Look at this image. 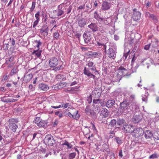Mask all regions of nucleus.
Segmentation results:
<instances>
[{
    "instance_id": "nucleus-1",
    "label": "nucleus",
    "mask_w": 159,
    "mask_h": 159,
    "mask_svg": "<svg viewBox=\"0 0 159 159\" xmlns=\"http://www.w3.org/2000/svg\"><path fill=\"white\" fill-rule=\"evenodd\" d=\"M117 74L116 76L117 78L115 80L116 82H119L122 77H127L130 74H128V70L122 66H120L117 70Z\"/></svg>"
},
{
    "instance_id": "nucleus-23",
    "label": "nucleus",
    "mask_w": 159,
    "mask_h": 159,
    "mask_svg": "<svg viewBox=\"0 0 159 159\" xmlns=\"http://www.w3.org/2000/svg\"><path fill=\"white\" fill-rule=\"evenodd\" d=\"M88 66L89 67H92L90 70L92 71H95L96 70V68L94 64L91 61H88L87 63Z\"/></svg>"
},
{
    "instance_id": "nucleus-43",
    "label": "nucleus",
    "mask_w": 159,
    "mask_h": 159,
    "mask_svg": "<svg viewBox=\"0 0 159 159\" xmlns=\"http://www.w3.org/2000/svg\"><path fill=\"white\" fill-rule=\"evenodd\" d=\"M157 158L158 156L157 154L156 153H154L152 154L149 157V158L150 159Z\"/></svg>"
},
{
    "instance_id": "nucleus-51",
    "label": "nucleus",
    "mask_w": 159,
    "mask_h": 159,
    "mask_svg": "<svg viewBox=\"0 0 159 159\" xmlns=\"http://www.w3.org/2000/svg\"><path fill=\"white\" fill-rule=\"evenodd\" d=\"M63 11L61 10H59L57 13V16H60L63 14Z\"/></svg>"
},
{
    "instance_id": "nucleus-5",
    "label": "nucleus",
    "mask_w": 159,
    "mask_h": 159,
    "mask_svg": "<svg viewBox=\"0 0 159 159\" xmlns=\"http://www.w3.org/2000/svg\"><path fill=\"white\" fill-rule=\"evenodd\" d=\"M71 112H68L67 115L71 118L78 120L79 118L80 115L78 114V111L75 109H72Z\"/></svg>"
},
{
    "instance_id": "nucleus-47",
    "label": "nucleus",
    "mask_w": 159,
    "mask_h": 159,
    "mask_svg": "<svg viewBox=\"0 0 159 159\" xmlns=\"http://www.w3.org/2000/svg\"><path fill=\"white\" fill-rule=\"evenodd\" d=\"M85 111L86 114H87L88 115H92V113L91 110L90 109L86 108L85 110Z\"/></svg>"
},
{
    "instance_id": "nucleus-63",
    "label": "nucleus",
    "mask_w": 159,
    "mask_h": 159,
    "mask_svg": "<svg viewBox=\"0 0 159 159\" xmlns=\"http://www.w3.org/2000/svg\"><path fill=\"white\" fill-rule=\"evenodd\" d=\"M134 95H131L129 98L130 100H133L134 98Z\"/></svg>"
},
{
    "instance_id": "nucleus-22",
    "label": "nucleus",
    "mask_w": 159,
    "mask_h": 159,
    "mask_svg": "<svg viewBox=\"0 0 159 159\" xmlns=\"http://www.w3.org/2000/svg\"><path fill=\"white\" fill-rule=\"evenodd\" d=\"M101 55V53L100 52L98 51L91 53L89 54V56L90 58H92L98 57Z\"/></svg>"
},
{
    "instance_id": "nucleus-56",
    "label": "nucleus",
    "mask_w": 159,
    "mask_h": 159,
    "mask_svg": "<svg viewBox=\"0 0 159 159\" xmlns=\"http://www.w3.org/2000/svg\"><path fill=\"white\" fill-rule=\"evenodd\" d=\"M9 47V45L8 44H5L4 45V48L5 50H7Z\"/></svg>"
},
{
    "instance_id": "nucleus-6",
    "label": "nucleus",
    "mask_w": 159,
    "mask_h": 159,
    "mask_svg": "<svg viewBox=\"0 0 159 159\" xmlns=\"http://www.w3.org/2000/svg\"><path fill=\"white\" fill-rule=\"evenodd\" d=\"M44 142L46 144L49 146H52L55 143V141L52 136L48 135L46 136L44 139Z\"/></svg>"
},
{
    "instance_id": "nucleus-13",
    "label": "nucleus",
    "mask_w": 159,
    "mask_h": 159,
    "mask_svg": "<svg viewBox=\"0 0 159 159\" xmlns=\"http://www.w3.org/2000/svg\"><path fill=\"white\" fill-rule=\"evenodd\" d=\"M38 89L40 90L45 91L48 90L49 87L47 84L41 83L39 84Z\"/></svg>"
},
{
    "instance_id": "nucleus-37",
    "label": "nucleus",
    "mask_w": 159,
    "mask_h": 159,
    "mask_svg": "<svg viewBox=\"0 0 159 159\" xmlns=\"http://www.w3.org/2000/svg\"><path fill=\"white\" fill-rule=\"evenodd\" d=\"M125 122V120L123 119H119L117 122V124L119 125H120Z\"/></svg>"
},
{
    "instance_id": "nucleus-62",
    "label": "nucleus",
    "mask_w": 159,
    "mask_h": 159,
    "mask_svg": "<svg viewBox=\"0 0 159 159\" xmlns=\"http://www.w3.org/2000/svg\"><path fill=\"white\" fill-rule=\"evenodd\" d=\"M91 124L92 125V128L93 130H96V128L94 125L93 123L92 122L91 123Z\"/></svg>"
},
{
    "instance_id": "nucleus-21",
    "label": "nucleus",
    "mask_w": 159,
    "mask_h": 159,
    "mask_svg": "<svg viewBox=\"0 0 159 159\" xmlns=\"http://www.w3.org/2000/svg\"><path fill=\"white\" fill-rule=\"evenodd\" d=\"M101 151H102L103 152H110L109 149V147L108 145L106 143H104L102 145V148L101 149Z\"/></svg>"
},
{
    "instance_id": "nucleus-42",
    "label": "nucleus",
    "mask_w": 159,
    "mask_h": 159,
    "mask_svg": "<svg viewBox=\"0 0 159 159\" xmlns=\"http://www.w3.org/2000/svg\"><path fill=\"white\" fill-rule=\"evenodd\" d=\"M59 36V34L58 33V31H57L54 33L53 37V38H55L56 39H58Z\"/></svg>"
},
{
    "instance_id": "nucleus-14",
    "label": "nucleus",
    "mask_w": 159,
    "mask_h": 159,
    "mask_svg": "<svg viewBox=\"0 0 159 159\" xmlns=\"http://www.w3.org/2000/svg\"><path fill=\"white\" fill-rule=\"evenodd\" d=\"M143 134H144L145 138L146 139L152 138L153 135L152 132L148 130H147L145 131H143Z\"/></svg>"
},
{
    "instance_id": "nucleus-44",
    "label": "nucleus",
    "mask_w": 159,
    "mask_h": 159,
    "mask_svg": "<svg viewBox=\"0 0 159 159\" xmlns=\"http://www.w3.org/2000/svg\"><path fill=\"white\" fill-rule=\"evenodd\" d=\"M134 122L135 123H137L139 122L141 119L138 118V117L136 116H135L134 117Z\"/></svg>"
},
{
    "instance_id": "nucleus-57",
    "label": "nucleus",
    "mask_w": 159,
    "mask_h": 159,
    "mask_svg": "<svg viewBox=\"0 0 159 159\" xmlns=\"http://www.w3.org/2000/svg\"><path fill=\"white\" fill-rule=\"evenodd\" d=\"M36 43H37V47L39 48L40 46L41 45V43L40 41H37L36 40L35 41Z\"/></svg>"
},
{
    "instance_id": "nucleus-8",
    "label": "nucleus",
    "mask_w": 159,
    "mask_h": 159,
    "mask_svg": "<svg viewBox=\"0 0 159 159\" xmlns=\"http://www.w3.org/2000/svg\"><path fill=\"white\" fill-rule=\"evenodd\" d=\"M83 37L84 39V41L86 43L89 42L92 38L91 33L89 31L85 32L83 35Z\"/></svg>"
},
{
    "instance_id": "nucleus-9",
    "label": "nucleus",
    "mask_w": 159,
    "mask_h": 159,
    "mask_svg": "<svg viewBox=\"0 0 159 159\" xmlns=\"http://www.w3.org/2000/svg\"><path fill=\"white\" fill-rule=\"evenodd\" d=\"M58 63V61L57 58L52 57L49 60V65L50 67H54L57 66Z\"/></svg>"
},
{
    "instance_id": "nucleus-39",
    "label": "nucleus",
    "mask_w": 159,
    "mask_h": 159,
    "mask_svg": "<svg viewBox=\"0 0 159 159\" xmlns=\"http://www.w3.org/2000/svg\"><path fill=\"white\" fill-rule=\"evenodd\" d=\"M14 59V56H12L9 59V60L8 61H6V62H5V63L6 64H9V62H12Z\"/></svg>"
},
{
    "instance_id": "nucleus-7",
    "label": "nucleus",
    "mask_w": 159,
    "mask_h": 159,
    "mask_svg": "<svg viewBox=\"0 0 159 159\" xmlns=\"http://www.w3.org/2000/svg\"><path fill=\"white\" fill-rule=\"evenodd\" d=\"M133 13L132 17L135 21H138L141 18V14L139 11L137 10L136 8H134L133 10Z\"/></svg>"
},
{
    "instance_id": "nucleus-35",
    "label": "nucleus",
    "mask_w": 159,
    "mask_h": 159,
    "mask_svg": "<svg viewBox=\"0 0 159 159\" xmlns=\"http://www.w3.org/2000/svg\"><path fill=\"white\" fill-rule=\"evenodd\" d=\"M6 97L5 96L3 97H1V101L5 102H11V101H10V99H6Z\"/></svg>"
},
{
    "instance_id": "nucleus-53",
    "label": "nucleus",
    "mask_w": 159,
    "mask_h": 159,
    "mask_svg": "<svg viewBox=\"0 0 159 159\" xmlns=\"http://www.w3.org/2000/svg\"><path fill=\"white\" fill-rule=\"evenodd\" d=\"M48 27H47L45 29H44V33H45V34L44 35L47 36L48 35Z\"/></svg>"
},
{
    "instance_id": "nucleus-41",
    "label": "nucleus",
    "mask_w": 159,
    "mask_h": 159,
    "mask_svg": "<svg viewBox=\"0 0 159 159\" xmlns=\"http://www.w3.org/2000/svg\"><path fill=\"white\" fill-rule=\"evenodd\" d=\"M35 4L36 2H32L31 7L30 8V12H32L34 10L35 7Z\"/></svg>"
},
{
    "instance_id": "nucleus-50",
    "label": "nucleus",
    "mask_w": 159,
    "mask_h": 159,
    "mask_svg": "<svg viewBox=\"0 0 159 159\" xmlns=\"http://www.w3.org/2000/svg\"><path fill=\"white\" fill-rule=\"evenodd\" d=\"M8 78V76L7 75H5L4 76H3L2 77V78L1 80L2 82L4 81L7 80V79Z\"/></svg>"
},
{
    "instance_id": "nucleus-15",
    "label": "nucleus",
    "mask_w": 159,
    "mask_h": 159,
    "mask_svg": "<svg viewBox=\"0 0 159 159\" xmlns=\"http://www.w3.org/2000/svg\"><path fill=\"white\" fill-rule=\"evenodd\" d=\"M145 17H149L152 19L154 21L157 22V16L153 14H151L149 12H146L145 13Z\"/></svg>"
},
{
    "instance_id": "nucleus-64",
    "label": "nucleus",
    "mask_w": 159,
    "mask_h": 159,
    "mask_svg": "<svg viewBox=\"0 0 159 159\" xmlns=\"http://www.w3.org/2000/svg\"><path fill=\"white\" fill-rule=\"evenodd\" d=\"M100 111V108L99 107H98L97 108V109H96L95 110L96 112H97V113H99V112Z\"/></svg>"
},
{
    "instance_id": "nucleus-55",
    "label": "nucleus",
    "mask_w": 159,
    "mask_h": 159,
    "mask_svg": "<svg viewBox=\"0 0 159 159\" xmlns=\"http://www.w3.org/2000/svg\"><path fill=\"white\" fill-rule=\"evenodd\" d=\"M39 21V20H36L34 22L33 25V27L34 28L38 24Z\"/></svg>"
},
{
    "instance_id": "nucleus-34",
    "label": "nucleus",
    "mask_w": 159,
    "mask_h": 159,
    "mask_svg": "<svg viewBox=\"0 0 159 159\" xmlns=\"http://www.w3.org/2000/svg\"><path fill=\"white\" fill-rule=\"evenodd\" d=\"M41 120L40 117H36L33 121V122L36 124L37 126V125H38Z\"/></svg>"
},
{
    "instance_id": "nucleus-46",
    "label": "nucleus",
    "mask_w": 159,
    "mask_h": 159,
    "mask_svg": "<svg viewBox=\"0 0 159 159\" xmlns=\"http://www.w3.org/2000/svg\"><path fill=\"white\" fill-rule=\"evenodd\" d=\"M130 52V50H129L126 53H124L123 57L124 58L125 60L126 59L128 55H129V53Z\"/></svg>"
},
{
    "instance_id": "nucleus-27",
    "label": "nucleus",
    "mask_w": 159,
    "mask_h": 159,
    "mask_svg": "<svg viewBox=\"0 0 159 159\" xmlns=\"http://www.w3.org/2000/svg\"><path fill=\"white\" fill-rule=\"evenodd\" d=\"M93 95L94 94L95 96L97 97L100 96L101 93V91L100 89H95L93 92Z\"/></svg>"
},
{
    "instance_id": "nucleus-12",
    "label": "nucleus",
    "mask_w": 159,
    "mask_h": 159,
    "mask_svg": "<svg viewBox=\"0 0 159 159\" xmlns=\"http://www.w3.org/2000/svg\"><path fill=\"white\" fill-rule=\"evenodd\" d=\"M109 112L108 110L105 108H103L101 110L100 116H102V118H106L108 116Z\"/></svg>"
},
{
    "instance_id": "nucleus-16",
    "label": "nucleus",
    "mask_w": 159,
    "mask_h": 159,
    "mask_svg": "<svg viewBox=\"0 0 159 159\" xmlns=\"http://www.w3.org/2000/svg\"><path fill=\"white\" fill-rule=\"evenodd\" d=\"M63 102H62L61 103V104L57 105V106H51V107L52 108H54V109H58L59 108H61L62 107H63ZM71 105L70 104V103H66L65 104H64V107L65 108H67L68 107L70 106Z\"/></svg>"
},
{
    "instance_id": "nucleus-2",
    "label": "nucleus",
    "mask_w": 159,
    "mask_h": 159,
    "mask_svg": "<svg viewBox=\"0 0 159 159\" xmlns=\"http://www.w3.org/2000/svg\"><path fill=\"white\" fill-rule=\"evenodd\" d=\"M130 104L129 101L125 100L121 102L120 105V111L122 113H127L128 107Z\"/></svg>"
},
{
    "instance_id": "nucleus-18",
    "label": "nucleus",
    "mask_w": 159,
    "mask_h": 159,
    "mask_svg": "<svg viewBox=\"0 0 159 159\" xmlns=\"http://www.w3.org/2000/svg\"><path fill=\"white\" fill-rule=\"evenodd\" d=\"M88 27L93 32H96L98 31V26L95 23H91L88 25Z\"/></svg>"
},
{
    "instance_id": "nucleus-54",
    "label": "nucleus",
    "mask_w": 159,
    "mask_h": 159,
    "mask_svg": "<svg viewBox=\"0 0 159 159\" xmlns=\"http://www.w3.org/2000/svg\"><path fill=\"white\" fill-rule=\"evenodd\" d=\"M150 45L151 43H150L146 45L144 47V49L146 50H149L150 48Z\"/></svg>"
},
{
    "instance_id": "nucleus-48",
    "label": "nucleus",
    "mask_w": 159,
    "mask_h": 159,
    "mask_svg": "<svg viewBox=\"0 0 159 159\" xmlns=\"http://www.w3.org/2000/svg\"><path fill=\"white\" fill-rule=\"evenodd\" d=\"M116 142L118 144H120L122 143L121 140L118 137H117L115 138Z\"/></svg>"
},
{
    "instance_id": "nucleus-38",
    "label": "nucleus",
    "mask_w": 159,
    "mask_h": 159,
    "mask_svg": "<svg viewBox=\"0 0 159 159\" xmlns=\"http://www.w3.org/2000/svg\"><path fill=\"white\" fill-rule=\"evenodd\" d=\"M76 155V153L75 152H73L70 153L69 155V159H73L75 157Z\"/></svg>"
},
{
    "instance_id": "nucleus-10",
    "label": "nucleus",
    "mask_w": 159,
    "mask_h": 159,
    "mask_svg": "<svg viewBox=\"0 0 159 159\" xmlns=\"http://www.w3.org/2000/svg\"><path fill=\"white\" fill-rule=\"evenodd\" d=\"M133 129V126L130 125H125L123 128V130L124 131L127 133H132Z\"/></svg>"
},
{
    "instance_id": "nucleus-24",
    "label": "nucleus",
    "mask_w": 159,
    "mask_h": 159,
    "mask_svg": "<svg viewBox=\"0 0 159 159\" xmlns=\"http://www.w3.org/2000/svg\"><path fill=\"white\" fill-rule=\"evenodd\" d=\"M115 103L114 100H109L106 103V106L108 108H110L113 106Z\"/></svg>"
},
{
    "instance_id": "nucleus-31",
    "label": "nucleus",
    "mask_w": 159,
    "mask_h": 159,
    "mask_svg": "<svg viewBox=\"0 0 159 159\" xmlns=\"http://www.w3.org/2000/svg\"><path fill=\"white\" fill-rule=\"evenodd\" d=\"M97 31L98 32V35H100L102 33H104L105 31L103 27L100 26L99 27H98V31Z\"/></svg>"
},
{
    "instance_id": "nucleus-3",
    "label": "nucleus",
    "mask_w": 159,
    "mask_h": 159,
    "mask_svg": "<svg viewBox=\"0 0 159 159\" xmlns=\"http://www.w3.org/2000/svg\"><path fill=\"white\" fill-rule=\"evenodd\" d=\"M9 122L8 125L9 128L13 132H16L18 128V126L16 124L18 122L17 120L12 118L9 120Z\"/></svg>"
},
{
    "instance_id": "nucleus-45",
    "label": "nucleus",
    "mask_w": 159,
    "mask_h": 159,
    "mask_svg": "<svg viewBox=\"0 0 159 159\" xmlns=\"http://www.w3.org/2000/svg\"><path fill=\"white\" fill-rule=\"evenodd\" d=\"M16 72L17 71L16 69L15 68H13L11 70V71L10 73V75L12 76L13 75L16 74Z\"/></svg>"
},
{
    "instance_id": "nucleus-36",
    "label": "nucleus",
    "mask_w": 159,
    "mask_h": 159,
    "mask_svg": "<svg viewBox=\"0 0 159 159\" xmlns=\"http://www.w3.org/2000/svg\"><path fill=\"white\" fill-rule=\"evenodd\" d=\"M55 114L56 116H58L59 118H61L64 116L63 113L59 111H57L55 112Z\"/></svg>"
},
{
    "instance_id": "nucleus-49",
    "label": "nucleus",
    "mask_w": 159,
    "mask_h": 159,
    "mask_svg": "<svg viewBox=\"0 0 159 159\" xmlns=\"http://www.w3.org/2000/svg\"><path fill=\"white\" fill-rule=\"evenodd\" d=\"M40 12L39 11H38L35 14V17L36 18V20H39L40 19L39 18Z\"/></svg>"
},
{
    "instance_id": "nucleus-58",
    "label": "nucleus",
    "mask_w": 159,
    "mask_h": 159,
    "mask_svg": "<svg viewBox=\"0 0 159 159\" xmlns=\"http://www.w3.org/2000/svg\"><path fill=\"white\" fill-rule=\"evenodd\" d=\"M80 87V86L75 87L73 88L72 89H73V90H74L75 91H79L80 90V89H79Z\"/></svg>"
},
{
    "instance_id": "nucleus-52",
    "label": "nucleus",
    "mask_w": 159,
    "mask_h": 159,
    "mask_svg": "<svg viewBox=\"0 0 159 159\" xmlns=\"http://www.w3.org/2000/svg\"><path fill=\"white\" fill-rule=\"evenodd\" d=\"M101 101V100H100L99 99H94L93 100V103L96 104V103H100V102Z\"/></svg>"
},
{
    "instance_id": "nucleus-61",
    "label": "nucleus",
    "mask_w": 159,
    "mask_h": 159,
    "mask_svg": "<svg viewBox=\"0 0 159 159\" xmlns=\"http://www.w3.org/2000/svg\"><path fill=\"white\" fill-rule=\"evenodd\" d=\"M103 44H102V43H100L98 42L97 43V46H98L100 48H101V46H103Z\"/></svg>"
},
{
    "instance_id": "nucleus-25",
    "label": "nucleus",
    "mask_w": 159,
    "mask_h": 159,
    "mask_svg": "<svg viewBox=\"0 0 159 159\" xmlns=\"http://www.w3.org/2000/svg\"><path fill=\"white\" fill-rule=\"evenodd\" d=\"M158 39L156 38H154V39L152 40L151 44L153 48H155L158 46Z\"/></svg>"
},
{
    "instance_id": "nucleus-40",
    "label": "nucleus",
    "mask_w": 159,
    "mask_h": 159,
    "mask_svg": "<svg viewBox=\"0 0 159 159\" xmlns=\"http://www.w3.org/2000/svg\"><path fill=\"white\" fill-rule=\"evenodd\" d=\"M116 123V121L115 119H113L111 120L110 123V125L111 127H114Z\"/></svg>"
},
{
    "instance_id": "nucleus-20",
    "label": "nucleus",
    "mask_w": 159,
    "mask_h": 159,
    "mask_svg": "<svg viewBox=\"0 0 159 159\" xmlns=\"http://www.w3.org/2000/svg\"><path fill=\"white\" fill-rule=\"evenodd\" d=\"M107 52L108 57L110 58H113L115 55V52L113 48H109Z\"/></svg>"
},
{
    "instance_id": "nucleus-11",
    "label": "nucleus",
    "mask_w": 159,
    "mask_h": 159,
    "mask_svg": "<svg viewBox=\"0 0 159 159\" xmlns=\"http://www.w3.org/2000/svg\"><path fill=\"white\" fill-rule=\"evenodd\" d=\"M111 5L110 3L104 1L102 4L101 9L102 10H107L110 8Z\"/></svg>"
},
{
    "instance_id": "nucleus-32",
    "label": "nucleus",
    "mask_w": 159,
    "mask_h": 159,
    "mask_svg": "<svg viewBox=\"0 0 159 159\" xmlns=\"http://www.w3.org/2000/svg\"><path fill=\"white\" fill-rule=\"evenodd\" d=\"M56 78L57 80L61 81V80H65L66 78L65 75H62L59 74L57 75Z\"/></svg>"
},
{
    "instance_id": "nucleus-30",
    "label": "nucleus",
    "mask_w": 159,
    "mask_h": 159,
    "mask_svg": "<svg viewBox=\"0 0 159 159\" xmlns=\"http://www.w3.org/2000/svg\"><path fill=\"white\" fill-rule=\"evenodd\" d=\"M66 84L65 83H60L59 84H57L55 85L54 88H56L57 89H60L61 88L65 87L66 86Z\"/></svg>"
},
{
    "instance_id": "nucleus-17",
    "label": "nucleus",
    "mask_w": 159,
    "mask_h": 159,
    "mask_svg": "<svg viewBox=\"0 0 159 159\" xmlns=\"http://www.w3.org/2000/svg\"><path fill=\"white\" fill-rule=\"evenodd\" d=\"M87 21L85 19L81 18L80 19L78 22V25L80 27H83L86 24Z\"/></svg>"
},
{
    "instance_id": "nucleus-60",
    "label": "nucleus",
    "mask_w": 159,
    "mask_h": 159,
    "mask_svg": "<svg viewBox=\"0 0 159 159\" xmlns=\"http://www.w3.org/2000/svg\"><path fill=\"white\" fill-rule=\"evenodd\" d=\"M62 67V66L61 65L60 66H58L57 67L55 68V69L56 70H59Z\"/></svg>"
},
{
    "instance_id": "nucleus-59",
    "label": "nucleus",
    "mask_w": 159,
    "mask_h": 159,
    "mask_svg": "<svg viewBox=\"0 0 159 159\" xmlns=\"http://www.w3.org/2000/svg\"><path fill=\"white\" fill-rule=\"evenodd\" d=\"M102 21H103L104 23L106 25H108L109 23V21L106 19H103V20Z\"/></svg>"
},
{
    "instance_id": "nucleus-33",
    "label": "nucleus",
    "mask_w": 159,
    "mask_h": 159,
    "mask_svg": "<svg viewBox=\"0 0 159 159\" xmlns=\"http://www.w3.org/2000/svg\"><path fill=\"white\" fill-rule=\"evenodd\" d=\"M62 146L66 145L68 149H70L72 148V145L71 144L68 143L67 141L65 140L64 143L62 144Z\"/></svg>"
},
{
    "instance_id": "nucleus-26",
    "label": "nucleus",
    "mask_w": 159,
    "mask_h": 159,
    "mask_svg": "<svg viewBox=\"0 0 159 159\" xmlns=\"http://www.w3.org/2000/svg\"><path fill=\"white\" fill-rule=\"evenodd\" d=\"M42 51L41 50H34L32 53V54H35V55L38 57H41V54Z\"/></svg>"
},
{
    "instance_id": "nucleus-4",
    "label": "nucleus",
    "mask_w": 159,
    "mask_h": 159,
    "mask_svg": "<svg viewBox=\"0 0 159 159\" xmlns=\"http://www.w3.org/2000/svg\"><path fill=\"white\" fill-rule=\"evenodd\" d=\"M143 133V130L141 128H137L133 129L132 133L133 136L136 138H138L142 136Z\"/></svg>"
},
{
    "instance_id": "nucleus-19",
    "label": "nucleus",
    "mask_w": 159,
    "mask_h": 159,
    "mask_svg": "<svg viewBox=\"0 0 159 159\" xmlns=\"http://www.w3.org/2000/svg\"><path fill=\"white\" fill-rule=\"evenodd\" d=\"M84 74L88 77H90L91 78L94 79L95 76L90 72L89 70L86 69V67H84L83 70Z\"/></svg>"
},
{
    "instance_id": "nucleus-28",
    "label": "nucleus",
    "mask_w": 159,
    "mask_h": 159,
    "mask_svg": "<svg viewBox=\"0 0 159 159\" xmlns=\"http://www.w3.org/2000/svg\"><path fill=\"white\" fill-rule=\"evenodd\" d=\"M47 122L46 120H42V119L41 120V121L40 122L38 125H37V126L39 127H42L46 125Z\"/></svg>"
},
{
    "instance_id": "nucleus-29",
    "label": "nucleus",
    "mask_w": 159,
    "mask_h": 159,
    "mask_svg": "<svg viewBox=\"0 0 159 159\" xmlns=\"http://www.w3.org/2000/svg\"><path fill=\"white\" fill-rule=\"evenodd\" d=\"M94 17L98 21L101 22L103 20V18H101L97 11H95L94 14Z\"/></svg>"
}]
</instances>
